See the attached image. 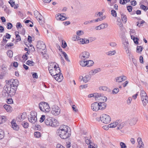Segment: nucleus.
Listing matches in <instances>:
<instances>
[{"mask_svg": "<svg viewBox=\"0 0 148 148\" xmlns=\"http://www.w3.org/2000/svg\"><path fill=\"white\" fill-rule=\"evenodd\" d=\"M69 129V128L68 126L64 125H62L58 130L57 133L61 138L66 139L71 135L70 133L68 131Z\"/></svg>", "mask_w": 148, "mask_h": 148, "instance_id": "obj_1", "label": "nucleus"}, {"mask_svg": "<svg viewBox=\"0 0 148 148\" xmlns=\"http://www.w3.org/2000/svg\"><path fill=\"white\" fill-rule=\"evenodd\" d=\"M48 70L49 73L52 76L54 75L56 73H59L61 71L58 65L55 62L50 63Z\"/></svg>", "mask_w": 148, "mask_h": 148, "instance_id": "obj_2", "label": "nucleus"}, {"mask_svg": "<svg viewBox=\"0 0 148 148\" xmlns=\"http://www.w3.org/2000/svg\"><path fill=\"white\" fill-rule=\"evenodd\" d=\"M40 109L45 113L48 112L50 110V108L49 104L45 102H42L39 104Z\"/></svg>", "mask_w": 148, "mask_h": 148, "instance_id": "obj_3", "label": "nucleus"}, {"mask_svg": "<svg viewBox=\"0 0 148 148\" xmlns=\"http://www.w3.org/2000/svg\"><path fill=\"white\" fill-rule=\"evenodd\" d=\"M4 89L5 91L8 92V93H6V94L9 95L10 97H12L15 95L16 90V88L6 85L5 87H4Z\"/></svg>", "mask_w": 148, "mask_h": 148, "instance_id": "obj_4", "label": "nucleus"}, {"mask_svg": "<svg viewBox=\"0 0 148 148\" xmlns=\"http://www.w3.org/2000/svg\"><path fill=\"white\" fill-rule=\"evenodd\" d=\"M45 123L47 125L52 127L56 126L58 125V121L56 120H52L51 118H47L45 120Z\"/></svg>", "mask_w": 148, "mask_h": 148, "instance_id": "obj_5", "label": "nucleus"}, {"mask_svg": "<svg viewBox=\"0 0 148 148\" xmlns=\"http://www.w3.org/2000/svg\"><path fill=\"white\" fill-rule=\"evenodd\" d=\"M140 95L144 106H146L148 103V97L145 92L143 90L140 91Z\"/></svg>", "mask_w": 148, "mask_h": 148, "instance_id": "obj_6", "label": "nucleus"}, {"mask_svg": "<svg viewBox=\"0 0 148 148\" xmlns=\"http://www.w3.org/2000/svg\"><path fill=\"white\" fill-rule=\"evenodd\" d=\"M100 120L103 123L105 124L109 123L111 121V118L108 115L103 114L100 117Z\"/></svg>", "mask_w": 148, "mask_h": 148, "instance_id": "obj_7", "label": "nucleus"}, {"mask_svg": "<svg viewBox=\"0 0 148 148\" xmlns=\"http://www.w3.org/2000/svg\"><path fill=\"white\" fill-rule=\"evenodd\" d=\"M18 83V82L17 79H12L8 81L6 83V85H9L10 86L17 89Z\"/></svg>", "mask_w": 148, "mask_h": 148, "instance_id": "obj_8", "label": "nucleus"}, {"mask_svg": "<svg viewBox=\"0 0 148 148\" xmlns=\"http://www.w3.org/2000/svg\"><path fill=\"white\" fill-rule=\"evenodd\" d=\"M37 113L34 112H31L30 115L28 117L29 121L32 123H35L37 121Z\"/></svg>", "mask_w": 148, "mask_h": 148, "instance_id": "obj_9", "label": "nucleus"}, {"mask_svg": "<svg viewBox=\"0 0 148 148\" xmlns=\"http://www.w3.org/2000/svg\"><path fill=\"white\" fill-rule=\"evenodd\" d=\"M51 113L53 115L56 116L59 115L60 112L61 110L60 108L56 105H53L52 106Z\"/></svg>", "mask_w": 148, "mask_h": 148, "instance_id": "obj_10", "label": "nucleus"}, {"mask_svg": "<svg viewBox=\"0 0 148 148\" xmlns=\"http://www.w3.org/2000/svg\"><path fill=\"white\" fill-rule=\"evenodd\" d=\"M98 96H97L96 97V100L98 102L102 101V102H105L107 100V98L105 96L101 94L98 93Z\"/></svg>", "mask_w": 148, "mask_h": 148, "instance_id": "obj_11", "label": "nucleus"}, {"mask_svg": "<svg viewBox=\"0 0 148 148\" xmlns=\"http://www.w3.org/2000/svg\"><path fill=\"white\" fill-rule=\"evenodd\" d=\"M36 47L37 49L40 50H44L45 49L46 47L45 44L43 41H39L37 42Z\"/></svg>", "mask_w": 148, "mask_h": 148, "instance_id": "obj_12", "label": "nucleus"}, {"mask_svg": "<svg viewBox=\"0 0 148 148\" xmlns=\"http://www.w3.org/2000/svg\"><path fill=\"white\" fill-rule=\"evenodd\" d=\"M90 54L88 52L84 51L81 53L79 56L80 59H85L89 58Z\"/></svg>", "mask_w": 148, "mask_h": 148, "instance_id": "obj_13", "label": "nucleus"}, {"mask_svg": "<svg viewBox=\"0 0 148 148\" xmlns=\"http://www.w3.org/2000/svg\"><path fill=\"white\" fill-rule=\"evenodd\" d=\"M122 41L123 45L124 46L125 49H127L129 48V43L127 39L125 37H124L122 38Z\"/></svg>", "mask_w": 148, "mask_h": 148, "instance_id": "obj_14", "label": "nucleus"}, {"mask_svg": "<svg viewBox=\"0 0 148 148\" xmlns=\"http://www.w3.org/2000/svg\"><path fill=\"white\" fill-rule=\"evenodd\" d=\"M27 115L25 113H23L21 115H19L16 118V121L19 122H20L23 121L25 118H26Z\"/></svg>", "mask_w": 148, "mask_h": 148, "instance_id": "obj_15", "label": "nucleus"}, {"mask_svg": "<svg viewBox=\"0 0 148 148\" xmlns=\"http://www.w3.org/2000/svg\"><path fill=\"white\" fill-rule=\"evenodd\" d=\"M127 77L125 75H122L121 76L115 78V80L116 82H121L124 81L127 79Z\"/></svg>", "mask_w": 148, "mask_h": 148, "instance_id": "obj_16", "label": "nucleus"}, {"mask_svg": "<svg viewBox=\"0 0 148 148\" xmlns=\"http://www.w3.org/2000/svg\"><path fill=\"white\" fill-rule=\"evenodd\" d=\"M118 123L116 126V130H120L122 129L125 126V123L122 122L120 120H118Z\"/></svg>", "mask_w": 148, "mask_h": 148, "instance_id": "obj_17", "label": "nucleus"}, {"mask_svg": "<svg viewBox=\"0 0 148 148\" xmlns=\"http://www.w3.org/2000/svg\"><path fill=\"white\" fill-rule=\"evenodd\" d=\"M98 103L94 102L91 105V109L93 111H97L99 110Z\"/></svg>", "mask_w": 148, "mask_h": 148, "instance_id": "obj_18", "label": "nucleus"}, {"mask_svg": "<svg viewBox=\"0 0 148 148\" xmlns=\"http://www.w3.org/2000/svg\"><path fill=\"white\" fill-rule=\"evenodd\" d=\"M99 110H103L105 109L107 106V104L105 103V102L100 101L98 103Z\"/></svg>", "mask_w": 148, "mask_h": 148, "instance_id": "obj_19", "label": "nucleus"}, {"mask_svg": "<svg viewBox=\"0 0 148 148\" xmlns=\"http://www.w3.org/2000/svg\"><path fill=\"white\" fill-rule=\"evenodd\" d=\"M12 127L14 130L17 131L19 128V126L16 125L14 120H13L11 122Z\"/></svg>", "mask_w": 148, "mask_h": 148, "instance_id": "obj_20", "label": "nucleus"}, {"mask_svg": "<svg viewBox=\"0 0 148 148\" xmlns=\"http://www.w3.org/2000/svg\"><path fill=\"white\" fill-rule=\"evenodd\" d=\"M57 20L60 21H64L66 19V18L61 15V14H58L56 16Z\"/></svg>", "mask_w": 148, "mask_h": 148, "instance_id": "obj_21", "label": "nucleus"}, {"mask_svg": "<svg viewBox=\"0 0 148 148\" xmlns=\"http://www.w3.org/2000/svg\"><path fill=\"white\" fill-rule=\"evenodd\" d=\"M137 141L138 144L137 146V148H144V144L140 138H138L137 139Z\"/></svg>", "mask_w": 148, "mask_h": 148, "instance_id": "obj_22", "label": "nucleus"}, {"mask_svg": "<svg viewBox=\"0 0 148 148\" xmlns=\"http://www.w3.org/2000/svg\"><path fill=\"white\" fill-rule=\"evenodd\" d=\"M138 120L136 117H133L130 119L129 120V123L131 125H134L136 123Z\"/></svg>", "mask_w": 148, "mask_h": 148, "instance_id": "obj_23", "label": "nucleus"}, {"mask_svg": "<svg viewBox=\"0 0 148 148\" xmlns=\"http://www.w3.org/2000/svg\"><path fill=\"white\" fill-rule=\"evenodd\" d=\"M53 76H55V78L56 80H58L59 79L62 80L63 79V76L61 73V72L59 73H56Z\"/></svg>", "mask_w": 148, "mask_h": 148, "instance_id": "obj_24", "label": "nucleus"}, {"mask_svg": "<svg viewBox=\"0 0 148 148\" xmlns=\"http://www.w3.org/2000/svg\"><path fill=\"white\" fill-rule=\"evenodd\" d=\"M79 43L81 44H88L89 42V40L85 38H80L79 39Z\"/></svg>", "mask_w": 148, "mask_h": 148, "instance_id": "obj_25", "label": "nucleus"}, {"mask_svg": "<svg viewBox=\"0 0 148 148\" xmlns=\"http://www.w3.org/2000/svg\"><path fill=\"white\" fill-rule=\"evenodd\" d=\"M1 69L2 71V73L5 74L8 73V71L7 70V66L3 65L1 66Z\"/></svg>", "mask_w": 148, "mask_h": 148, "instance_id": "obj_26", "label": "nucleus"}, {"mask_svg": "<svg viewBox=\"0 0 148 148\" xmlns=\"http://www.w3.org/2000/svg\"><path fill=\"white\" fill-rule=\"evenodd\" d=\"M79 63L80 65L82 67H85L87 65L86 60L85 59H80Z\"/></svg>", "mask_w": 148, "mask_h": 148, "instance_id": "obj_27", "label": "nucleus"}, {"mask_svg": "<svg viewBox=\"0 0 148 148\" xmlns=\"http://www.w3.org/2000/svg\"><path fill=\"white\" fill-rule=\"evenodd\" d=\"M3 107L6 111L8 112H11L12 111V108L9 105L5 104L4 105Z\"/></svg>", "mask_w": 148, "mask_h": 148, "instance_id": "obj_28", "label": "nucleus"}, {"mask_svg": "<svg viewBox=\"0 0 148 148\" xmlns=\"http://www.w3.org/2000/svg\"><path fill=\"white\" fill-rule=\"evenodd\" d=\"M118 123V120H117L115 122H114L113 123H112L110 124H109L108 125V127L110 128L115 127L117 126Z\"/></svg>", "mask_w": 148, "mask_h": 148, "instance_id": "obj_29", "label": "nucleus"}, {"mask_svg": "<svg viewBox=\"0 0 148 148\" xmlns=\"http://www.w3.org/2000/svg\"><path fill=\"white\" fill-rule=\"evenodd\" d=\"M91 76L89 75H86L84 77L83 82L86 83L88 82L90 79Z\"/></svg>", "mask_w": 148, "mask_h": 148, "instance_id": "obj_30", "label": "nucleus"}, {"mask_svg": "<svg viewBox=\"0 0 148 148\" xmlns=\"http://www.w3.org/2000/svg\"><path fill=\"white\" fill-rule=\"evenodd\" d=\"M38 20L39 23H40V25H42L43 23V21H42V19L43 18L42 16L40 14H39V15H38Z\"/></svg>", "mask_w": 148, "mask_h": 148, "instance_id": "obj_31", "label": "nucleus"}, {"mask_svg": "<svg viewBox=\"0 0 148 148\" xmlns=\"http://www.w3.org/2000/svg\"><path fill=\"white\" fill-rule=\"evenodd\" d=\"M6 120V117L5 116H0V124L4 123Z\"/></svg>", "mask_w": 148, "mask_h": 148, "instance_id": "obj_32", "label": "nucleus"}, {"mask_svg": "<svg viewBox=\"0 0 148 148\" xmlns=\"http://www.w3.org/2000/svg\"><path fill=\"white\" fill-rule=\"evenodd\" d=\"M15 34L16 36V40L17 42L20 41L21 40V37L20 36L19 34V33L18 32H15Z\"/></svg>", "mask_w": 148, "mask_h": 148, "instance_id": "obj_33", "label": "nucleus"}, {"mask_svg": "<svg viewBox=\"0 0 148 148\" xmlns=\"http://www.w3.org/2000/svg\"><path fill=\"white\" fill-rule=\"evenodd\" d=\"M101 71L100 69L99 68L96 69L92 70L90 71V73L92 75H95V73L99 72Z\"/></svg>", "mask_w": 148, "mask_h": 148, "instance_id": "obj_34", "label": "nucleus"}, {"mask_svg": "<svg viewBox=\"0 0 148 148\" xmlns=\"http://www.w3.org/2000/svg\"><path fill=\"white\" fill-rule=\"evenodd\" d=\"M85 138V142L86 144L88 145L90 144H92V143H91V141L90 140V137H85L84 138Z\"/></svg>", "mask_w": 148, "mask_h": 148, "instance_id": "obj_35", "label": "nucleus"}, {"mask_svg": "<svg viewBox=\"0 0 148 148\" xmlns=\"http://www.w3.org/2000/svg\"><path fill=\"white\" fill-rule=\"evenodd\" d=\"M86 62L87 63V66L88 67H90L92 66L94 63L93 61L92 60H87Z\"/></svg>", "mask_w": 148, "mask_h": 148, "instance_id": "obj_36", "label": "nucleus"}, {"mask_svg": "<svg viewBox=\"0 0 148 148\" xmlns=\"http://www.w3.org/2000/svg\"><path fill=\"white\" fill-rule=\"evenodd\" d=\"M116 53L115 50H113L112 51H108L106 53L107 55L109 56H111L114 55Z\"/></svg>", "mask_w": 148, "mask_h": 148, "instance_id": "obj_37", "label": "nucleus"}, {"mask_svg": "<svg viewBox=\"0 0 148 148\" xmlns=\"http://www.w3.org/2000/svg\"><path fill=\"white\" fill-rule=\"evenodd\" d=\"M98 95V93H94L93 94H89L88 95V97L89 98H90V97H94L95 98V99L96 100V97H97V96H98V95Z\"/></svg>", "mask_w": 148, "mask_h": 148, "instance_id": "obj_38", "label": "nucleus"}, {"mask_svg": "<svg viewBox=\"0 0 148 148\" xmlns=\"http://www.w3.org/2000/svg\"><path fill=\"white\" fill-rule=\"evenodd\" d=\"M121 18L122 20L125 23H126L127 21V18L125 15L123 14L121 15Z\"/></svg>", "mask_w": 148, "mask_h": 148, "instance_id": "obj_39", "label": "nucleus"}, {"mask_svg": "<svg viewBox=\"0 0 148 148\" xmlns=\"http://www.w3.org/2000/svg\"><path fill=\"white\" fill-rule=\"evenodd\" d=\"M99 89L101 90L106 91L108 89V88L106 86H101L99 88Z\"/></svg>", "mask_w": 148, "mask_h": 148, "instance_id": "obj_40", "label": "nucleus"}, {"mask_svg": "<svg viewBox=\"0 0 148 148\" xmlns=\"http://www.w3.org/2000/svg\"><path fill=\"white\" fill-rule=\"evenodd\" d=\"M26 64L28 65L32 66L34 65V63L33 61L28 60L26 62Z\"/></svg>", "mask_w": 148, "mask_h": 148, "instance_id": "obj_41", "label": "nucleus"}, {"mask_svg": "<svg viewBox=\"0 0 148 148\" xmlns=\"http://www.w3.org/2000/svg\"><path fill=\"white\" fill-rule=\"evenodd\" d=\"M34 136L36 138H39L41 136V134L39 132H35L34 133Z\"/></svg>", "mask_w": 148, "mask_h": 148, "instance_id": "obj_42", "label": "nucleus"}, {"mask_svg": "<svg viewBox=\"0 0 148 148\" xmlns=\"http://www.w3.org/2000/svg\"><path fill=\"white\" fill-rule=\"evenodd\" d=\"M76 34L79 36H81L84 34V31L82 30H78L76 32Z\"/></svg>", "mask_w": 148, "mask_h": 148, "instance_id": "obj_43", "label": "nucleus"}, {"mask_svg": "<svg viewBox=\"0 0 148 148\" xmlns=\"http://www.w3.org/2000/svg\"><path fill=\"white\" fill-rule=\"evenodd\" d=\"M13 52L11 50H9L7 52L8 56L10 58H11L13 56Z\"/></svg>", "mask_w": 148, "mask_h": 148, "instance_id": "obj_44", "label": "nucleus"}, {"mask_svg": "<svg viewBox=\"0 0 148 148\" xmlns=\"http://www.w3.org/2000/svg\"><path fill=\"white\" fill-rule=\"evenodd\" d=\"M62 54L64 56L65 59L68 61L69 62L70 60L69 59L68 57V56L67 54H66V53L64 52H62Z\"/></svg>", "mask_w": 148, "mask_h": 148, "instance_id": "obj_45", "label": "nucleus"}, {"mask_svg": "<svg viewBox=\"0 0 148 148\" xmlns=\"http://www.w3.org/2000/svg\"><path fill=\"white\" fill-rule=\"evenodd\" d=\"M101 29H103L104 28H107L108 26V25L107 23L102 24L100 25Z\"/></svg>", "mask_w": 148, "mask_h": 148, "instance_id": "obj_46", "label": "nucleus"}, {"mask_svg": "<svg viewBox=\"0 0 148 148\" xmlns=\"http://www.w3.org/2000/svg\"><path fill=\"white\" fill-rule=\"evenodd\" d=\"M22 124L23 127L25 128H28L29 126V124L27 122H23L22 123Z\"/></svg>", "mask_w": 148, "mask_h": 148, "instance_id": "obj_47", "label": "nucleus"}, {"mask_svg": "<svg viewBox=\"0 0 148 148\" xmlns=\"http://www.w3.org/2000/svg\"><path fill=\"white\" fill-rule=\"evenodd\" d=\"M119 91V88H114L112 91V93L113 94H116Z\"/></svg>", "mask_w": 148, "mask_h": 148, "instance_id": "obj_48", "label": "nucleus"}, {"mask_svg": "<svg viewBox=\"0 0 148 148\" xmlns=\"http://www.w3.org/2000/svg\"><path fill=\"white\" fill-rule=\"evenodd\" d=\"M120 145L121 148H126L127 146L125 144L122 142H121L120 143Z\"/></svg>", "mask_w": 148, "mask_h": 148, "instance_id": "obj_49", "label": "nucleus"}, {"mask_svg": "<svg viewBox=\"0 0 148 148\" xmlns=\"http://www.w3.org/2000/svg\"><path fill=\"white\" fill-rule=\"evenodd\" d=\"M127 55L130 56L131 54V52L129 48L125 49Z\"/></svg>", "mask_w": 148, "mask_h": 148, "instance_id": "obj_50", "label": "nucleus"}, {"mask_svg": "<svg viewBox=\"0 0 148 148\" xmlns=\"http://www.w3.org/2000/svg\"><path fill=\"white\" fill-rule=\"evenodd\" d=\"M45 115H42L40 118V122L41 123L43 122L45 119Z\"/></svg>", "mask_w": 148, "mask_h": 148, "instance_id": "obj_51", "label": "nucleus"}, {"mask_svg": "<svg viewBox=\"0 0 148 148\" xmlns=\"http://www.w3.org/2000/svg\"><path fill=\"white\" fill-rule=\"evenodd\" d=\"M12 27V24L10 23H8L7 24V27L8 29H11Z\"/></svg>", "mask_w": 148, "mask_h": 148, "instance_id": "obj_52", "label": "nucleus"}, {"mask_svg": "<svg viewBox=\"0 0 148 148\" xmlns=\"http://www.w3.org/2000/svg\"><path fill=\"white\" fill-rule=\"evenodd\" d=\"M141 8L145 11H147L148 10V8L147 6H146L143 5H140Z\"/></svg>", "mask_w": 148, "mask_h": 148, "instance_id": "obj_53", "label": "nucleus"}, {"mask_svg": "<svg viewBox=\"0 0 148 148\" xmlns=\"http://www.w3.org/2000/svg\"><path fill=\"white\" fill-rule=\"evenodd\" d=\"M112 15L116 17V13L115 10H112L111 11Z\"/></svg>", "mask_w": 148, "mask_h": 148, "instance_id": "obj_54", "label": "nucleus"}, {"mask_svg": "<svg viewBox=\"0 0 148 148\" xmlns=\"http://www.w3.org/2000/svg\"><path fill=\"white\" fill-rule=\"evenodd\" d=\"M4 90H5L4 89ZM8 92L5 91V90L3 92L2 95L4 97H7L8 96H9V95L6 94V93H8Z\"/></svg>", "mask_w": 148, "mask_h": 148, "instance_id": "obj_55", "label": "nucleus"}, {"mask_svg": "<svg viewBox=\"0 0 148 148\" xmlns=\"http://www.w3.org/2000/svg\"><path fill=\"white\" fill-rule=\"evenodd\" d=\"M142 50V48L140 46H138L137 47L136 51L138 52H140Z\"/></svg>", "mask_w": 148, "mask_h": 148, "instance_id": "obj_56", "label": "nucleus"}, {"mask_svg": "<svg viewBox=\"0 0 148 148\" xmlns=\"http://www.w3.org/2000/svg\"><path fill=\"white\" fill-rule=\"evenodd\" d=\"M40 14V13H39V12L36 10L34 12V16H36V18L37 19H38V15H39Z\"/></svg>", "mask_w": 148, "mask_h": 148, "instance_id": "obj_57", "label": "nucleus"}, {"mask_svg": "<svg viewBox=\"0 0 148 148\" xmlns=\"http://www.w3.org/2000/svg\"><path fill=\"white\" fill-rule=\"evenodd\" d=\"M64 42L63 40L62 41V47L64 48H65L67 46V44L65 42H64Z\"/></svg>", "mask_w": 148, "mask_h": 148, "instance_id": "obj_58", "label": "nucleus"}, {"mask_svg": "<svg viewBox=\"0 0 148 148\" xmlns=\"http://www.w3.org/2000/svg\"><path fill=\"white\" fill-rule=\"evenodd\" d=\"M13 102V101L12 99H8L7 101V102L8 104H11Z\"/></svg>", "mask_w": 148, "mask_h": 148, "instance_id": "obj_59", "label": "nucleus"}, {"mask_svg": "<svg viewBox=\"0 0 148 148\" xmlns=\"http://www.w3.org/2000/svg\"><path fill=\"white\" fill-rule=\"evenodd\" d=\"M92 143L90 144L89 145V146H88V148H97V146L96 145H94V146H93L92 145Z\"/></svg>", "mask_w": 148, "mask_h": 148, "instance_id": "obj_60", "label": "nucleus"}, {"mask_svg": "<svg viewBox=\"0 0 148 148\" xmlns=\"http://www.w3.org/2000/svg\"><path fill=\"white\" fill-rule=\"evenodd\" d=\"M132 100L131 97H129L128 98V100H127V103L129 105L130 104Z\"/></svg>", "mask_w": 148, "mask_h": 148, "instance_id": "obj_61", "label": "nucleus"}, {"mask_svg": "<svg viewBox=\"0 0 148 148\" xmlns=\"http://www.w3.org/2000/svg\"><path fill=\"white\" fill-rule=\"evenodd\" d=\"M22 27V26L21 25V23L20 22L17 23L16 24V27L18 29L19 28H21Z\"/></svg>", "mask_w": 148, "mask_h": 148, "instance_id": "obj_62", "label": "nucleus"}, {"mask_svg": "<svg viewBox=\"0 0 148 148\" xmlns=\"http://www.w3.org/2000/svg\"><path fill=\"white\" fill-rule=\"evenodd\" d=\"M127 9L128 12H130L132 11V7L131 6H128L127 7Z\"/></svg>", "mask_w": 148, "mask_h": 148, "instance_id": "obj_63", "label": "nucleus"}, {"mask_svg": "<svg viewBox=\"0 0 148 148\" xmlns=\"http://www.w3.org/2000/svg\"><path fill=\"white\" fill-rule=\"evenodd\" d=\"M56 148H65L60 144H58L56 145Z\"/></svg>", "mask_w": 148, "mask_h": 148, "instance_id": "obj_64", "label": "nucleus"}]
</instances>
